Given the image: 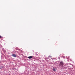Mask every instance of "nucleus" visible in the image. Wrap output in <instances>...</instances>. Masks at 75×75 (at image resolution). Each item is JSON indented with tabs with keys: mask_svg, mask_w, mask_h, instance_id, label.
<instances>
[{
	"mask_svg": "<svg viewBox=\"0 0 75 75\" xmlns=\"http://www.w3.org/2000/svg\"><path fill=\"white\" fill-rule=\"evenodd\" d=\"M12 55L14 57H16V56L14 54H13Z\"/></svg>",
	"mask_w": 75,
	"mask_h": 75,
	"instance_id": "7ed1b4c3",
	"label": "nucleus"
},
{
	"mask_svg": "<svg viewBox=\"0 0 75 75\" xmlns=\"http://www.w3.org/2000/svg\"><path fill=\"white\" fill-rule=\"evenodd\" d=\"M33 57V56H30L28 57V58L29 59H30L32 58Z\"/></svg>",
	"mask_w": 75,
	"mask_h": 75,
	"instance_id": "f03ea898",
	"label": "nucleus"
},
{
	"mask_svg": "<svg viewBox=\"0 0 75 75\" xmlns=\"http://www.w3.org/2000/svg\"><path fill=\"white\" fill-rule=\"evenodd\" d=\"M53 71H56V69L54 68H53Z\"/></svg>",
	"mask_w": 75,
	"mask_h": 75,
	"instance_id": "20e7f679",
	"label": "nucleus"
},
{
	"mask_svg": "<svg viewBox=\"0 0 75 75\" xmlns=\"http://www.w3.org/2000/svg\"><path fill=\"white\" fill-rule=\"evenodd\" d=\"M63 62H60V64H59V65L61 66V65H62V66L63 65Z\"/></svg>",
	"mask_w": 75,
	"mask_h": 75,
	"instance_id": "f257e3e1",
	"label": "nucleus"
},
{
	"mask_svg": "<svg viewBox=\"0 0 75 75\" xmlns=\"http://www.w3.org/2000/svg\"><path fill=\"white\" fill-rule=\"evenodd\" d=\"M2 37L0 35V38H2Z\"/></svg>",
	"mask_w": 75,
	"mask_h": 75,
	"instance_id": "39448f33",
	"label": "nucleus"
}]
</instances>
